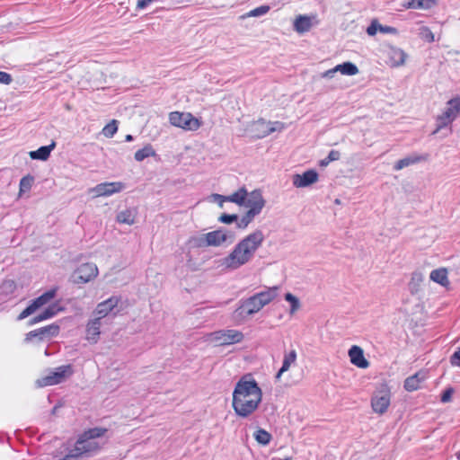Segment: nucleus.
I'll return each mask as SVG.
<instances>
[{
    "mask_svg": "<svg viewBox=\"0 0 460 460\" xmlns=\"http://www.w3.org/2000/svg\"><path fill=\"white\" fill-rule=\"evenodd\" d=\"M101 321L93 319L87 323L86 340L92 343H96L100 335Z\"/></svg>",
    "mask_w": 460,
    "mask_h": 460,
    "instance_id": "23",
    "label": "nucleus"
},
{
    "mask_svg": "<svg viewBox=\"0 0 460 460\" xmlns=\"http://www.w3.org/2000/svg\"><path fill=\"white\" fill-rule=\"evenodd\" d=\"M335 70L346 75H355L358 73V66L351 62L339 64L335 66Z\"/></svg>",
    "mask_w": 460,
    "mask_h": 460,
    "instance_id": "31",
    "label": "nucleus"
},
{
    "mask_svg": "<svg viewBox=\"0 0 460 460\" xmlns=\"http://www.w3.org/2000/svg\"><path fill=\"white\" fill-rule=\"evenodd\" d=\"M335 73H336V70H335V66H334L333 68H331V69L325 71L324 73H323L322 76L332 78V77H333Z\"/></svg>",
    "mask_w": 460,
    "mask_h": 460,
    "instance_id": "49",
    "label": "nucleus"
},
{
    "mask_svg": "<svg viewBox=\"0 0 460 460\" xmlns=\"http://www.w3.org/2000/svg\"><path fill=\"white\" fill-rule=\"evenodd\" d=\"M433 282H436L447 290H449L451 283L448 278V270L446 268H439L433 270Z\"/></svg>",
    "mask_w": 460,
    "mask_h": 460,
    "instance_id": "24",
    "label": "nucleus"
},
{
    "mask_svg": "<svg viewBox=\"0 0 460 460\" xmlns=\"http://www.w3.org/2000/svg\"><path fill=\"white\" fill-rule=\"evenodd\" d=\"M210 336L219 346L239 343L243 340V332L233 329L214 332Z\"/></svg>",
    "mask_w": 460,
    "mask_h": 460,
    "instance_id": "10",
    "label": "nucleus"
},
{
    "mask_svg": "<svg viewBox=\"0 0 460 460\" xmlns=\"http://www.w3.org/2000/svg\"><path fill=\"white\" fill-rule=\"evenodd\" d=\"M123 188L124 184L119 181L103 182L93 188L92 192H93L96 197L111 196L121 191Z\"/></svg>",
    "mask_w": 460,
    "mask_h": 460,
    "instance_id": "14",
    "label": "nucleus"
},
{
    "mask_svg": "<svg viewBox=\"0 0 460 460\" xmlns=\"http://www.w3.org/2000/svg\"><path fill=\"white\" fill-rule=\"evenodd\" d=\"M431 0H405L403 6L407 9L429 8Z\"/></svg>",
    "mask_w": 460,
    "mask_h": 460,
    "instance_id": "33",
    "label": "nucleus"
},
{
    "mask_svg": "<svg viewBox=\"0 0 460 460\" xmlns=\"http://www.w3.org/2000/svg\"><path fill=\"white\" fill-rule=\"evenodd\" d=\"M106 432L107 429L105 428H93L85 430L82 435H84V438L94 440V438L102 437Z\"/></svg>",
    "mask_w": 460,
    "mask_h": 460,
    "instance_id": "35",
    "label": "nucleus"
},
{
    "mask_svg": "<svg viewBox=\"0 0 460 460\" xmlns=\"http://www.w3.org/2000/svg\"><path fill=\"white\" fill-rule=\"evenodd\" d=\"M54 147H55V143L53 142L52 144H50L49 146H40L39 149H37L35 151H31L29 153V155L33 160L45 161L49 157L50 152L52 151V149Z\"/></svg>",
    "mask_w": 460,
    "mask_h": 460,
    "instance_id": "27",
    "label": "nucleus"
},
{
    "mask_svg": "<svg viewBox=\"0 0 460 460\" xmlns=\"http://www.w3.org/2000/svg\"><path fill=\"white\" fill-rule=\"evenodd\" d=\"M391 403V391L386 385H382L371 398V407L380 415L386 412Z\"/></svg>",
    "mask_w": 460,
    "mask_h": 460,
    "instance_id": "6",
    "label": "nucleus"
},
{
    "mask_svg": "<svg viewBox=\"0 0 460 460\" xmlns=\"http://www.w3.org/2000/svg\"><path fill=\"white\" fill-rule=\"evenodd\" d=\"M249 195H250V193H248L247 190L244 187H242V188L238 189L236 191H234V193H232L231 195H228V196L217 195V198L221 201H228V202L235 203L239 206H243V205L246 206L247 200L249 199Z\"/></svg>",
    "mask_w": 460,
    "mask_h": 460,
    "instance_id": "20",
    "label": "nucleus"
},
{
    "mask_svg": "<svg viewBox=\"0 0 460 460\" xmlns=\"http://www.w3.org/2000/svg\"><path fill=\"white\" fill-rule=\"evenodd\" d=\"M254 438L255 440L259 443V444H261L263 446H266L268 445L272 437L270 435V432H268L267 430L263 429H259L255 433H254Z\"/></svg>",
    "mask_w": 460,
    "mask_h": 460,
    "instance_id": "34",
    "label": "nucleus"
},
{
    "mask_svg": "<svg viewBox=\"0 0 460 460\" xmlns=\"http://www.w3.org/2000/svg\"><path fill=\"white\" fill-rule=\"evenodd\" d=\"M153 1L154 0H137V9H144Z\"/></svg>",
    "mask_w": 460,
    "mask_h": 460,
    "instance_id": "48",
    "label": "nucleus"
},
{
    "mask_svg": "<svg viewBox=\"0 0 460 460\" xmlns=\"http://www.w3.org/2000/svg\"><path fill=\"white\" fill-rule=\"evenodd\" d=\"M262 307L263 305L260 299L257 298L256 295H253L243 303V305L236 310V313L240 315L244 314L251 315L259 312Z\"/></svg>",
    "mask_w": 460,
    "mask_h": 460,
    "instance_id": "18",
    "label": "nucleus"
},
{
    "mask_svg": "<svg viewBox=\"0 0 460 460\" xmlns=\"http://www.w3.org/2000/svg\"><path fill=\"white\" fill-rule=\"evenodd\" d=\"M269 11H270L269 5H261L259 7H256V8L251 10L247 15L250 17L261 16V15L266 14Z\"/></svg>",
    "mask_w": 460,
    "mask_h": 460,
    "instance_id": "39",
    "label": "nucleus"
},
{
    "mask_svg": "<svg viewBox=\"0 0 460 460\" xmlns=\"http://www.w3.org/2000/svg\"><path fill=\"white\" fill-rule=\"evenodd\" d=\"M262 400V392L253 378L243 376L236 383L233 392L232 407L242 418L251 416Z\"/></svg>",
    "mask_w": 460,
    "mask_h": 460,
    "instance_id": "1",
    "label": "nucleus"
},
{
    "mask_svg": "<svg viewBox=\"0 0 460 460\" xmlns=\"http://www.w3.org/2000/svg\"><path fill=\"white\" fill-rule=\"evenodd\" d=\"M57 290V288H51L43 293L41 296L33 299L31 304L20 313L18 315V320L25 319L29 315L35 313L38 309L49 304L56 296Z\"/></svg>",
    "mask_w": 460,
    "mask_h": 460,
    "instance_id": "7",
    "label": "nucleus"
},
{
    "mask_svg": "<svg viewBox=\"0 0 460 460\" xmlns=\"http://www.w3.org/2000/svg\"><path fill=\"white\" fill-rule=\"evenodd\" d=\"M285 299L290 303V314H294L300 307V303H299V300L297 297H296L294 295H292L291 293H287L285 295Z\"/></svg>",
    "mask_w": 460,
    "mask_h": 460,
    "instance_id": "38",
    "label": "nucleus"
},
{
    "mask_svg": "<svg viewBox=\"0 0 460 460\" xmlns=\"http://www.w3.org/2000/svg\"><path fill=\"white\" fill-rule=\"evenodd\" d=\"M460 116V95L448 100L445 107L437 115L433 126V135L441 133L448 136L452 133V123Z\"/></svg>",
    "mask_w": 460,
    "mask_h": 460,
    "instance_id": "3",
    "label": "nucleus"
},
{
    "mask_svg": "<svg viewBox=\"0 0 460 460\" xmlns=\"http://www.w3.org/2000/svg\"><path fill=\"white\" fill-rule=\"evenodd\" d=\"M82 458L80 457V456L75 451L74 448H72L71 450H69V452L62 458H60L59 460H81Z\"/></svg>",
    "mask_w": 460,
    "mask_h": 460,
    "instance_id": "41",
    "label": "nucleus"
},
{
    "mask_svg": "<svg viewBox=\"0 0 460 460\" xmlns=\"http://www.w3.org/2000/svg\"><path fill=\"white\" fill-rule=\"evenodd\" d=\"M312 27L310 17L306 15H298L294 22L295 30L299 33L308 31Z\"/></svg>",
    "mask_w": 460,
    "mask_h": 460,
    "instance_id": "29",
    "label": "nucleus"
},
{
    "mask_svg": "<svg viewBox=\"0 0 460 460\" xmlns=\"http://www.w3.org/2000/svg\"><path fill=\"white\" fill-rule=\"evenodd\" d=\"M378 30L380 32H383V33H396L397 32V30L394 27H391V26H384V25H378Z\"/></svg>",
    "mask_w": 460,
    "mask_h": 460,
    "instance_id": "47",
    "label": "nucleus"
},
{
    "mask_svg": "<svg viewBox=\"0 0 460 460\" xmlns=\"http://www.w3.org/2000/svg\"><path fill=\"white\" fill-rule=\"evenodd\" d=\"M59 326L56 323H51L41 328L35 329L29 332L24 338L25 342H31L33 340L38 341H44L56 337L59 333Z\"/></svg>",
    "mask_w": 460,
    "mask_h": 460,
    "instance_id": "9",
    "label": "nucleus"
},
{
    "mask_svg": "<svg viewBox=\"0 0 460 460\" xmlns=\"http://www.w3.org/2000/svg\"><path fill=\"white\" fill-rule=\"evenodd\" d=\"M118 131V121L116 119H112L110 123H108L102 128V134L106 137H112L116 132Z\"/></svg>",
    "mask_w": 460,
    "mask_h": 460,
    "instance_id": "37",
    "label": "nucleus"
},
{
    "mask_svg": "<svg viewBox=\"0 0 460 460\" xmlns=\"http://www.w3.org/2000/svg\"><path fill=\"white\" fill-rule=\"evenodd\" d=\"M137 216L136 209H125L117 215V221L120 224L133 225Z\"/></svg>",
    "mask_w": 460,
    "mask_h": 460,
    "instance_id": "30",
    "label": "nucleus"
},
{
    "mask_svg": "<svg viewBox=\"0 0 460 460\" xmlns=\"http://www.w3.org/2000/svg\"><path fill=\"white\" fill-rule=\"evenodd\" d=\"M281 460H293V458H292V457H290V456H288V457H286V458H284V459H281Z\"/></svg>",
    "mask_w": 460,
    "mask_h": 460,
    "instance_id": "54",
    "label": "nucleus"
},
{
    "mask_svg": "<svg viewBox=\"0 0 460 460\" xmlns=\"http://www.w3.org/2000/svg\"><path fill=\"white\" fill-rule=\"evenodd\" d=\"M73 374L70 365L61 366L38 380L40 386H50L64 382Z\"/></svg>",
    "mask_w": 460,
    "mask_h": 460,
    "instance_id": "8",
    "label": "nucleus"
},
{
    "mask_svg": "<svg viewBox=\"0 0 460 460\" xmlns=\"http://www.w3.org/2000/svg\"><path fill=\"white\" fill-rule=\"evenodd\" d=\"M454 390L452 388H447L443 394L441 395V401L443 402H447L451 400Z\"/></svg>",
    "mask_w": 460,
    "mask_h": 460,
    "instance_id": "46",
    "label": "nucleus"
},
{
    "mask_svg": "<svg viewBox=\"0 0 460 460\" xmlns=\"http://www.w3.org/2000/svg\"><path fill=\"white\" fill-rule=\"evenodd\" d=\"M378 25H380L377 21H373L371 24L367 27V32L370 36H374L376 34L378 30Z\"/></svg>",
    "mask_w": 460,
    "mask_h": 460,
    "instance_id": "44",
    "label": "nucleus"
},
{
    "mask_svg": "<svg viewBox=\"0 0 460 460\" xmlns=\"http://www.w3.org/2000/svg\"><path fill=\"white\" fill-rule=\"evenodd\" d=\"M321 164H322V165H326V164H326V159H325V160H323V161L321 162Z\"/></svg>",
    "mask_w": 460,
    "mask_h": 460,
    "instance_id": "53",
    "label": "nucleus"
},
{
    "mask_svg": "<svg viewBox=\"0 0 460 460\" xmlns=\"http://www.w3.org/2000/svg\"><path fill=\"white\" fill-rule=\"evenodd\" d=\"M296 352L295 349L290 350L288 353H285L282 367L276 374L275 378L277 380H279L281 376L289 369L290 366L292 364H294L296 362Z\"/></svg>",
    "mask_w": 460,
    "mask_h": 460,
    "instance_id": "26",
    "label": "nucleus"
},
{
    "mask_svg": "<svg viewBox=\"0 0 460 460\" xmlns=\"http://www.w3.org/2000/svg\"><path fill=\"white\" fill-rule=\"evenodd\" d=\"M227 240V235L223 230H215L205 234L199 240V246H220Z\"/></svg>",
    "mask_w": 460,
    "mask_h": 460,
    "instance_id": "13",
    "label": "nucleus"
},
{
    "mask_svg": "<svg viewBox=\"0 0 460 460\" xmlns=\"http://www.w3.org/2000/svg\"><path fill=\"white\" fill-rule=\"evenodd\" d=\"M278 287L269 288L266 290L255 294L257 298L260 299L263 306L273 301L278 296Z\"/></svg>",
    "mask_w": 460,
    "mask_h": 460,
    "instance_id": "28",
    "label": "nucleus"
},
{
    "mask_svg": "<svg viewBox=\"0 0 460 460\" xmlns=\"http://www.w3.org/2000/svg\"><path fill=\"white\" fill-rule=\"evenodd\" d=\"M450 362L453 366L460 367V347L451 356Z\"/></svg>",
    "mask_w": 460,
    "mask_h": 460,
    "instance_id": "43",
    "label": "nucleus"
},
{
    "mask_svg": "<svg viewBox=\"0 0 460 460\" xmlns=\"http://www.w3.org/2000/svg\"><path fill=\"white\" fill-rule=\"evenodd\" d=\"M319 175L314 170H308L303 174H295L293 176V184L296 188H305L312 185L318 181Z\"/></svg>",
    "mask_w": 460,
    "mask_h": 460,
    "instance_id": "17",
    "label": "nucleus"
},
{
    "mask_svg": "<svg viewBox=\"0 0 460 460\" xmlns=\"http://www.w3.org/2000/svg\"><path fill=\"white\" fill-rule=\"evenodd\" d=\"M168 119L171 125L185 131H197L202 126L201 119L190 112L172 111Z\"/></svg>",
    "mask_w": 460,
    "mask_h": 460,
    "instance_id": "5",
    "label": "nucleus"
},
{
    "mask_svg": "<svg viewBox=\"0 0 460 460\" xmlns=\"http://www.w3.org/2000/svg\"><path fill=\"white\" fill-rule=\"evenodd\" d=\"M385 53L386 57V63L392 67L402 65L406 58L404 51L394 46L387 47Z\"/></svg>",
    "mask_w": 460,
    "mask_h": 460,
    "instance_id": "16",
    "label": "nucleus"
},
{
    "mask_svg": "<svg viewBox=\"0 0 460 460\" xmlns=\"http://www.w3.org/2000/svg\"><path fill=\"white\" fill-rule=\"evenodd\" d=\"M102 446L90 438H84L80 435L75 443L74 449L80 456L81 458L84 456H91L101 449Z\"/></svg>",
    "mask_w": 460,
    "mask_h": 460,
    "instance_id": "12",
    "label": "nucleus"
},
{
    "mask_svg": "<svg viewBox=\"0 0 460 460\" xmlns=\"http://www.w3.org/2000/svg\"><path fill=\"white\" fill-rule=\"evenodd\" d=\"M125 140H126V141H128H128H132V140H133V137H132L131 135H127V136L125 137Z\"/></svg>",
    "mask_w": 460,
    "mask_h": 460,
    "instance_id": "50",
    "label": "nucleus"
},
{
    "mask_svg": "<svg viewBox=\"0 0 460 460\" xmlns=\"http://www.w3.org/2000/svg\"><path fill=\"white\" fill-rule=\"evenodd\" d=\"M274 130H275V128H269L266 130V134H270V133H272Z\"/></svg>",
    "mask_w": 460,
    "mask_h": 460,
    "instance_id": "51",
    "label": "nucleus"
},
{
    "mask_svg": "<svg viewBox=\"0 0 460 460\" xmlns=\"http://www.w3.org/2000/svg\"><path fill=\"white\" fill-rule=\"evenodd\" d=\"M417 277H418V280L420 279V276L417 274L412 277V279L414 280Z\"/></svg>",
    "mask_w": 460,
    "mask_h": 460,
    "instance_id": "52",
    "label": "nucleus"
},
{
    "mask_svg": "<svg viewBox=\"0 0 460 460\" xmlns=\"http://www.w3.org/2000/svg\"><path fill=\"white\" fill-rule=\"evenodd\" d=\"M63 311V307L59 305L58 303H53L49 305L43 312L40 314L36 315L30 321V324H35L37 323L42 322L44 320L52 318L59 312Z\"/></svg>",
    "mask_w": 460,
    "mask_h": 460,
    "instance_id": "21",
    "label": "nucleus"
},
{
    "mask_svg": "<svg viewBox=\"0 0 460 460\" xmlns=\"http://www.w3.org/2000/svg\"><path fill=\"white\" fill-rule=\"evenodd\" d=\"M33 183V177L31 175H26L22 177L20 181L19 184V192L20 194L22 192H27L31 189Z\"/></svg>",
    "mask_w": 460,
    "mask_h": 460,
    "instance_id": "36",
    "label": "nucleus"
},
{
    "mask_svg": "<svg viewBox=\"0 0 460 460\" xmlns=\"http://www.w3.org/2000/svg\"><path fill=\"white\" fill-rule=\"evenodd\" d=\"M428 157L429 155H409L407 157H404L402 159H400L398 160L394 165V169L395 171H400L405 167H408L410 165H412V164H419L422 161H426L428 160Z\"/></svg>",
    "mask_w": 460,
    "mask_h": 460,
    "instance_id": "22",
    "label": "nucleus"
},
{
    "mask_svg": "<svg viewBox=\"0 0 460 460\" xmlns=\"http://www.w3.org/2000/svg\"><path fill=\"white\" fill-rule=\"evenodd\" d=\"M119 301V297L111 296L105 301L99 303L95 309V314L97 315L95 319H99L101 321L102 318L107 316L118 305Z\"/></svg>",
    "mask_w": 460,
    "mask_h": 460,
    "instance_id": "19",
    "label": "nucleus"
},
{
    "mask_svg": "<svg viewBox=\"0 0 460 460\" xmlns=\"http://www.w3.org/2000/svg\"><path fill=\"white\" fill-rule=\"evenodd\" d=\"M263 241L264 235L261 230L249 234L234 247L227 256L222 259L221 265L225 269L234 270L247 264L253 259Z\"/></svg>",
    "mask_w": 460,
    "mask_h": 460,
    "instance_id": "2",
    "label": "nucleus"
},
{
    "mask_svg": "<svg viewBox=\"0 0 460 460\" xmlns=\"http://www.w3.org/2000/svg\"><path fill=\"white\" fill-rule=\"evenodd\" d=\"M265 206V200L262 197L261 191L254 190L250 192L246 207L249 208L247 212L242 217L238 223L240 228H245L253 220L255 216L259 215Z\"/></svg>",
    "mask_w": 460,
    "mask_h": 460,
    "instance_id": "4",
    "label": "nucleus"
},
{
    "mask_svg": "<svg viewBox=\"0 0 460 460\" xmlns=\"http://www.w3.org/2000/svg\"><path fill=\"white\" fill-rule=\"evenodd\" d=\"M218 220L224 224H232L233 222L237 220V215H228V214H222Z\"/></svg>",
    "mask_w": 460,
    "mask_h": 460,
    "instance_id": "40",
    "label": "nucleus"
},
{
    "mask_svg": "<svg viewBox=\"0 0 460 460\" xmlns=\"http://www.w3.org/2000/svg\"><path fill=\"white\" fill-rule=\"evenodd\" d=\"M457 456H458V458L460 459V452L458 453Z\"/></svg>",
    "mask_w": 460,
    "mask_h": 460,
    "instance_id": "55",
    "label": "nucleus"
},
{
    "mask_svg": "<svg viewBox=\"0 0 460 460\" xmlns=\"http://www.w3.org/2000/svg\"><path fill=\"white\" fill-rule=\"evenodd\" d=\"M427 376L421 373H416L415 375L406 378L404 381V388L409 392L418 390L420 387V384L424 381Z\"/></svg>",
    "mask_w": 460,
    "mask_h": 460,
    "instance_id": "25",
    "label": "nucleus"
},
{
    "mask_svg": "<svg viewBox=\"0 0 460 460\" xmlns=\"http://www.w3.org/2000/svg\"><path fill=\"white\" fill-rule=\"evenodd\" d=\"M98 268L94 263H83L73 273L74 282L77 284L90 282L98 276Z\"/></svg>",
    "mask_w": 460,
    "mask_h": 460,
    "instance_id": "11",
    "label": "nucleus"
},
{
    "mask_svg": "<svg viewBox=\"0 0 460 460\" xmlns=\"http://www.w3.org/2000/svg\"><path fill=\"white\" fill-rule=\"evenodd\" d=\"M350 363L359 368H367L369 361L365 358L363 349L358 345H353L348 351Z\"/></svg>",
    "mask_w": 460,
    "mask_h": 460,
    "instance_id": "15",
    "label": "nucleus"
},
{
    "mask_svg": "<svg viewBox=\"0 0 460 460\" xmlns=\"http://www.w3.org/2000/svg\"><path fill=\"white\" fill-rule=\"evenodd\" d=\"M340 157H341V154L339 151L332 150V151H330V153L326 158V164H329L330 162H332V161H337L340 159Z\"/></svg>",
    "mask_w": 460,
    "mask_h": 460,
    "instance_id": "45",
    "label": "nucleus"
},
{
    "mask_svg": "<svg viewBox=\"0 0 460 460\" xmlns=\"http://www.w3.org/2000/svg\"><path fill=\"white\" fill-rule=\"evenodd\" d=\"M13 81L12 75L6 72L0 71V84H10Z\"/></svg>",
    "mask_w": 460,
    "mask_h": 460,
    "instance_id": "42",
    "label": "nucleus"
},
{
    "mask_svg": "<svg viewBox=\"0 0 460 460\" xmlns=\"http://www.w3.org/2000/svg\"><path fill=\"white\" fill-rule=\"evenodd\" d=\"M155 155V151L154 150L153 146L148 144L145 146L143 148L137 150L135 153V159L138 162L143 161L144 159Z\"/></svg>",
    "mask_w": 460,
    "mask_h": 460,
    "instance_id": "32",
    "label": "nucleus"
}]
</instances>
